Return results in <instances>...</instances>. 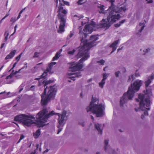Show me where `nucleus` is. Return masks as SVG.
I'll return each instance as SVG.
<instances>
[{"label": "nucleus", "instance_id": "1", "mask_svg": "<svg viewBox=\"0 0 154 154\" xmlns=\"http://www.w3.org/2000/svg\"><path fill=\"white\" fill-rule=\"evenodd\" d=\"M110 2L111 6L109 7L108 11L109 13L107 17V21H105L103 19L100 25L99 26L95 24V23L92 21L89 25H86L85 26L83 30H81L82 26L79 27V33L83 35V38L86 37L87 35L91 33L93 30H95L99 28H105L106 29L108 28L111 24L119 20L120 16L119 13L122 14L126 10V6L125 5L122 4L119 6V7L115 6L113 4L114 0H107Z\"/></svg>", "mask_w": 154, "mask_h": 154}, {"label": "nucleus", "instance_id": "2", "mask_svg": "<svg viewBox=\"0 0 154 154\" xmlns=\"http://www.w3.org/2000/svg\"><path fill=\"white\" fill-rule=\"evenodd\" d=\"M98 39V35H91L89 40H85L84 38L81 40L80 46L79 48V52L77 55L78 58L82 56L78 63L74 62L72 63L69 70L71 72L67 74V77L73 80L74 78L79 77L81 76L79 71L83 67L82 62L89 58V56L88 50L91 47L96 45L95 41Z\"/></svg>", "mask_w": 154, "mask_h": 154}, {"label": "nucleus", "instance_id": "3", "mask_svg": "<svg viewBox=\"0 0 154 154\" xmlns=\"http://www.w3.org/2000/svg\"><path fill=\"white\" fill-rule=\"evenodd\" d=\"M48 112L47 109H43L37 114L36 118L32 115L21 114L15 117L14 120L22 123L25 126H29L35 123L40 125V126H43L48 118L55 113L54 111L48 114H47Z\"/></svg>", "mask_w": 154, "mask_h": 154}, {"label": "nucleus", "instance_id": "4", "mask_svg": "<svg viewBox=\"0 0 154 154\" xmlns=\"http://www.w3.org/2000/svg\"><path fill=\"white\" fill-rule=\"evenodd\" d=\"M153 78V75L148 77V80L145 82V85L147 88L146 92H144V94H139L138 99H136L137 101L140 102V108L138 109L135 108V111H137L140 109L145 111L144 112V115L145 116H148V113L147 111L150 109V103L149 97L152 95L151 90L149 88H148L147 87Z\"/></svg>", "mask_w": 154, "mask_h": 154}, {"label": "nucleus", "instance_id": "5", "mask_svg": "<svg viewBox=\"0 0 154 154\" xmlns=\"http://www.w3.org/2000/svg\"><path fill=\"white\" fill-rule=\"evenodd\" d=\"M56 3V6L58 7V17L60 20V23L58 32L62 33L64 31V26L65 25V16L67 12L66 11L63 9L62 6L64 4L69 5L68 2L65 1L63 0H55Z\"/></svg>", "mask_w": 154, "mask_h": 154}, {"label": "nucleus", "instance_id": "6", "mask_svg": "<svg viewBox=\"0 0 154 154\" xmlns=\"http://www.w3.org/2000/svg\"><path fill=\"white\" fill-rule=\"evenodd\" d=\"M142 84V82L141 80H137L131 85V86L129 87L127 92L124 93L123 96L120 99L121 106H123L128 100H131L133 97L134 93L139 89Z\"/></svg>", "mask_w": 154, "mask_h": 154}, {"label": "nucleus", "instance_id": "7", "mask_svg": "<svg viewBox=\"0 0 154 154\" xmlns=\"http://www.w3.org/2000/svg\"><path fill=\"white\" fill-rule=\"evenodd\" d=\"M104 105L99 103V100L96 98L93 97L92 101L88 107L86 108L88 112L90 111L95 114L97 117L103 116L104 114Z\"/></svg>", "mask_w": 154, "mask_h": 154}, {"label": "nucleus", "instance_id": "8", "mask_svg": "<svg viewBox=\"0 0 154 154\" xmlns=\"http://www.w3.org/2000/svg\"><path fill=\"white\" fill-rule=\"evenodd\" d=\"M56 89L55 86H51L48 88L47 87L44 90V93L42 95L41 103L42 105H46L49 100L54 97Z\"/></svg>", "mask_w": 154, "mask_h": 154}, {"label": "nucleus", "instance_id": "9", "mask_svg": "<svg viewBox=\"0 0 154 154\" xmlns=\"http://www.w3.org/2000/svg\"><path fill=\"white\" fill-rule=\"evenodd\" d=\"M27 63L25 64L24 66L22 68L20 69H19L18 72L16 71L14 72V70H12V72L9 75L2 76L1 77L2 79L3 80L4 82L5 83L9 84L11 83L14 81L15 75L17 73L19 72L21 69L24 68H25L26 69L27 68Z\"/></svg>", "mask_w": 154, "mask_h": 154}, {"label": "nucleus", "instance_id": "10", "mask_svg": "<svg viewBox=\"0 0 154 154\" xmlns=\"http://www.w3.org/2000/svg\"><path fill=\"white\" fill-rule=\"evenodd\" d=\"M66 111H63L62 113V114L60 115L59 113H57L58 116V123L59 125L57 126L58 128V130L57 132V134H59L61 131L62 128V127L63 126L65 123L66 120L65 119V116L66 114Z\"/></svg>", "mask_w": 154, "mask_h": 154}, {"label": "nucleus", "instance_id": "11", "mask_svg": "<svg viewBox=\"0 0 154 154\" xmlns=\"http://www.w3.org/2000/svg\"><path fill=\"white\" fill-rule=\"evenodd\" d=\"M84 17L80 15L79 16L77 15H75L73 17V19L74 20H79L81 22L82 26L84 24H86L89 21V18L87 17H85L84 19H82Z\"/></svg>", "mask_w": 154, "mask_h": 154}, {"label": "nucleus", "instance_id": "12", "mask_svg": "<svg viewBox=\"0 0 154 154\" xmlns=\"http://www.w3.org/2000/svg\"><path fill=\"white\" fill-rule=\"evenodd\" d=\"M56 64L55 62H52L51 63L49 66V68L47 69L46 70H45L43 74L41 75V77L42 78H44L46 77V76L47 75L48 73H52V72H51V67L53 65H55Z\"/></svg>", "mask_w": 154, "mask_h": 154}, {"label": "nucleus", "instance_id": "13", "mask_svg": "<svg viewBox=\"0 0 154 154\" xmlns=\"http://www.w3.org/2000/svg\"><path fill=\"white\" fill-rule=\"evenodd\" d=\"M144 27V24L143 23H140L137 26L136 31L138 35L140 34Z\"/></svg>", "mask_w": 154, "mask_h": 154}, {"label": "nucleus", "instance_id": "14", "mask_svg": "<svg viewBox=\"0 0 154 154\" xmlns=\"http://www.w3.org/2000/svg\"><path fill=\"white\" fill-rule=\"evenodd\" d=\"M108 74L104 73L103 75V79L102 81L99 83V85L101 88H103L104 84L105 83V80L108 76Z\"/></svg>", "mask_w": 154, "mask_h": 154}, {"label": "nucleus", "instance_id": "15", "mask_svg": "<svg viewBox=\"0 0 154 154\" xmlns=\"http://www.w3.org/2000/svg\"><path fill=\"white\" fill-rule=\"evenodd\" d=\"M16 51V50H15L12 51L8 55L6 56L5 59L7 60L8 59L12 58L14 56L15 54Z\"/></svg>", "mask_w": 154, "mask_h": 154}, {"label": "nucleus", "instance_id": "16", "mask_svg": "<svg viewBox=\"0 0 154 154\" xmlns=\"http://www.w3.org/2000/svg\"><path fill=\"white\" fill-rule=\"evenodd\" d=\"M119 42V40L116 41L110 45V47L112 48L113 49V51L111 52V53L116 50L117 48L116 45Z\"/></svg>", "mask_w": 154, "mask_h": 154}, {"label": "nucleus", "instance_id": "17", "mask_svg": "<svg viewBox=\"0 0 154 154\" xmlns=\"http://www.w3.org/2000/svg\"><path fill=\"white\" fill-rule=\"evenodd\" d=\"M43 79L42 80H40L39 81V84L38 86H40V85H42V82L43 84L44 85L45 87L49 83H51L52 82V81L51 80H49V81H45L44 80H43Z\"/></svg>", "mask_w": 154, "mask_h": 154}, {"label": "nucleus", "instance_id": "18", "mask_svg": "<svg viewBox=\"0 0 154 154\" xmlns=\"http://www.w3.org/2000/svg\"><path fill=\"white\" fill-rule=\"evenodd\" d=\"M95 127L98 131L100 133H102V127L101 125L98 124H95Z\"/></svg>", "mask_w": 154, "mask_h": 154}, {"label": "nucleus", "instance_id": "19", "mask_svg": "<svg viewBox=\"0 0 154 154\" xmlns=\"http://www.w3.org/2000/svg\"><path fill=\"white\" fill-rule=\"evenodd\" d=\"M40 134V131L39 129L36 131L35 132L33 133V136L35 138H37Z\"/></svg>", "mask_w": 154, "mask_h": 154}, {"label": "nucleus", "instance_id": "20", "mask_svg": "<svg viewBox=\"0 0 154 154\" xmlns=\"http://www.w3.org/2000/svg\"><path fill=\"white\" fill-rule=\"evenodd\" d=\"M60 52H57L55 55V56L53 58V60L54 61L57 60L60 56Z\"/></svg>", "mask_w": 154, "mask_h": 154}, {"label": "nucleus", "instance_id": "21", "mask_svg": "<svg viewBox=\"0 0 154 154\" xmlns=\"http://www.w3.org/2000/svg\"><path fill=\"white\" fill-rule=\"evenodd\" d=\"M125 21V20H122L119 23H117L115 25V27H119L121 24L123 23Z\"/></svg>", "mask_w": 154, "mask_h": 154}, {"label": "nucleus", "instance_id": "22", "mask_svg": "<svg viewBox=\"0 0 154 154\" xmlns=\"http://www.w3.org/2000/svg\"><path fill=\"white\" fill-rule=\"evenodd\" d=\"M150 50L149 49H141L140 51H143V54H145L146 52H148Z\"/></svg>", "mask_w": 154, "mask_h": 154}, {"label": "nucleus", "instance_id": "23", "mask_svg": "<svg viewBox=\"0 0 154 154\" xmlns=\"http://www.w3.org/2000/svg\"><path fill=\"white\" fill-rule=\"evenodd\" d=\"M86 1V0H79L77 3L79 5H81L85 3Z\"/></svg>", "mask_w": 154, "mask_h": 154}, {"label": "nucleus", "instance_id": "24", "mask_svg": "<svg viewBox=\"0 0 154 154\" xmlns=\"http://www.w3.org/2000/svg\"><path fill=\"white\" fill-rule=\"evenodd\" d=\"M134 79V77L133 75H132L131 76L129 77V79H128V81H132Z\"/></svg>", "mask_w": 154, "mask_h": 154}, {"label": "nucleus", "instance_id": "25", "mask_svg": "<svg viewBox=\"0 0 154 154\" xmlns=\"http://www.w3.org/2000/svg\"><path fill=\"white\" fill-rule=\"evenodd\" d=\"M3 94V99L7 98L8 97V95L6 93H4L3 92L1 93H0V94Z\"/></svg>", "mask_w": 154, "mask_h": 154}, {"label": "nucleus", "instance_id": "26", "mask_svg": "<svg viewBox=\"0 0 154 154\" xmlns=\"http://www.w3.org/2000/svg\"><path fill=\"white\" fill-rule=\"evenodd\" d=\"M74 34V33L73 32H70V35L67 37V38L68 39H70L73 36Z\"/></svg>", "mask_w": 154, "mask_h": 154}, {"label": "nucleus", "instance_id": "27", "mask_svg": "<svg viewBox=\"0 0 154 154\" xmlns=\"http://www.w3.org/2000/svg\"><path fill=\"white\" fill-rule=\"evenodd\" d=\"M97 62L99 64L100 63V64L101 65H103L104 64V63H105V61L104 60H101L100 61H97Z\"/></svg>", "mask_w": 154, "mask_h": 154}, {"label": "nucleus", "instance_id": "28", "mask_svg": "<svg viewBox=\"0 0 154 154\" xmlns=\"http://www.w3.org/2000/svg\"><path fill=\"white\" fill-rule=\"evenodd\" d=\"M104 6H101L100 7V10L99 11V12L101 13H103L104 12L103 10H104V8H103Z\"/></svg>", "mask_w": 154, "mask_h": 154}, {"label": "nucleus", "instance_id": "29", "mask_svg": "<svg viewBox=\"0 0 154 154\" xmlns=\"http://www.w3.org/2000/svg\"><path fill=\"white\" fill-rule=\"evenodd\" d=\"M17 19H16L15 17H12L11 19V21L13 23H14L17 20Z\"/></svg>", "mask_w": 154, "mask_h": 154}, {"label": "nucleus", "instance_id": "30", "mask_svg": "<svg viewBox=\"0 0 154 154\" xmlns=\"http://www.w3.org/2000/svg\"><path fill=\"white\" fill-rule=\"evenodd\" d=\"M22 54L21 53V54H20L18 56H17V57H16V60H17V61L18 62V61L19 60H20V57H21V55H22Z\"/></svg>", "mask_w": 154, "mask_h": 154}, {"label": "nucleus", "instance_id": "31", "mask_svg": "<svg viewBox=\"0 0 154 154\" xmlns=\"http://www.w3.org/2000/svg\"><path fill=\"white\" fill-rule=\"evenodd\" d=\"M75 51L74 50H73L72 51H69L68 52V54L70 55H72L74 53Z\"/></svg>", "mask_w": 154, "mask_h": 154}, {"label": "nucleus", "instance_id": "32", "mask_svg": "<svg viewBox=\"0 0 154 154\" xmlns=\"http://www.w3.org/2000/svg\"><path fill=\"white\" fill-rule=\"evenodd\" d=\"M105 150H106V146L108 144V140H106L105 141Z\"/></svg>", "mask_w": 154, "mask_h": 154}, {"label": "nucleus", "instance_id": "33", "mask_svg": "<svg viewBox=\"0 0 154 154\" xmlns=\"http://www.w3.org/2000/svg\"><path fill=\"white\" fill-rule=\"evenodd\" d=\"M17 63V62H16L14 64L12 67L9 71V72H10L11 70L13 69L14 67H15Z\"/></svg>", "mask_w": 154, "mask_h": 154}, {"label": "nucleus", "instance_id": "34", "mask_svg": "<svg viewBox=\"0 0 154 154\" xmlns=\"http://www.w3.org/2000/svg\"><path fill=\"white\" fill-rule=\"evenodd\" d=\"M24 136L23 135H21L20 137L19 140L18 142V143H19L20 142V140H22L24 138Z\"/></svg>", "mask_w": 154, "mask_h": 154}, {"label": "nucleus", "instance_id": "35", "mask_svg": "<svg viewBox=\"0 0 154 154\" xmlns=\"http://www.w3.org/2000/svg\"><path fill=\"white\" fill-rule=\"evenodd\" d=\"M17 27V25H16L14 28V33L11 35H13L16 32Z\"/></svg>", "mask_w": 154, "mask_h": 154}, {"label": "nucleus", "instance_id": "36", "mask_svg": "<svg viewBox=\"0 0 154 154\" xmlns=\"http://www.w3.org/2000/svg\"><path fill=\"white\" fill-rule=\"evenodd\" d=\"M39 55V53L38 52H36L34 53L33 57H38Z\"/></svg>", "mask_w": 154, "mask_h": 154}, {"label": "nucleus", "instance_id": "37", "mask_svg": "<svg viewBox=\"0 0 154 154\" xmlns=\"http://www.w3.org/2000/svg\"><path fill=\"white\" fill-rule=\"evenodd\" d=\"M140 76V74L138 71V70H136L135 74V76L136 77H138Z\"/></svg>", "mask_w": 154, "mask_h": 154}, {"label": "nucleus", "instance_id": "38", "mask_svg": "<svg viewBox=\"0 0 154 154\" xmlns=\"http://www.w3.org/2000/svg\"><path fill=\"white\" fill-rule=\"evenodd\" d=\"M20 90L19 92H20L23 89V85H21L20 87Z\"/></svg>", "mask_w": 154, "mask_h": 154}, {"label": "nucleus", "instance_id": "39", "mask_svg": "<svg viewBox=\"0 0 154 154\" xmlns=\"http://www.w3.org/2000/svg\"><path fill=\"white\" fill-rule=\"evenodd\" d=\"M120 73L119 71L116 72H115V75L116 77H118L119 75V74Z\"/></svg>", "mask_w": 154, "mask_h": 154}, {"label": "nucleus", "instance_id": "40", "mask_svg": "<svg viewBox=\"0 0 154 154\" xmlns=\"http://www.w3.org/2000/svg\"><path fill=\"white\" fill-rule=\"evenodd\" d=\"M9 15V13L8 12V13H7L5 16L3 17V18L5 19L6 17H7L8 16V15Z\"/></svg>", "mask_w": 154, "mask_h": 154}, {"label": "nucleus", "instance_id": "41", "mask_svg": "<svg viewBox=\"0 0 154 154\" xmlns=\"http://www.w3.org/2000/svg\"><path fill=\"white\" fill-rule=\"evenodd\" d=\"M41 64H42L41 63H39L37 64V65H36V66L35 67V69L36 68L38 67L39 65Z\"/></svg>", "mask_w": 154, "mask_h": 154}, {"label": "nucleus", "instance_id": "42", "mask_svg": "<svg viewBox=\"0 0 154 154\" xmlns=\"http://www.w3.org/2000/svg\"><path fill=\"white\" fill-rule=\"evenodd\" d=\"M35 88V87L34 86H32L31 88H30V90H33Z\"/></svg>", "mask_w": 154, "mask_h": 154}, {"label": "nucleus", "instance_id": "43", "mask_svg": "<svg viewBox=\"0 0 154 154\" xmlns=\"http://www.w3.org/2000/svg\"><path fill=\"white\" fill-rule=\"evenodd\" d=\"M8 33H7V35H6V36L5 38V40L6 41V40H7L8 37Z\"/></svg>", "mask_w": 154, "mask_h": 154}, {"label": "nucleus", "instance_id": "44", "mask_svg": "<svg viewBox=\"0 0 154 154\" xmlns=\"http://www.w3.org/2000/svg\"><path fill=\"white\" fill-rule=\"evenodd\" d=\"M25 8H24L22 10L20 11V12L19 14H21L22 13L23 11L25 9Z\"/></svg>", "mask_w": 154, "mask_h": 154}, {"label": "nucleus", "instance_id": "45", "mask_svg": "<svg viewBox=\"0 0 154 154\" xmlns=\"http://www.w3.org/2000/svg\"><path fill=\"white\" fill-rule=\"evenodd\" d=\"M21 16V14H19L18 17H17V19L18 20L19 19Z\"/></svg>", "mask_w": 154, "mask_h": 154}, {"label": "nucleus", "instance_id": "46", "mask_svg": "<svg viewBox=\"0 0 154 154\" xmlns=\"http://www.w3.org/2000/svg\"><path fill=\"white\" fill-rule=\"evenodd\" d=\"M4 45H5L4 43L2 44L1 45V48H3L4 46Z\"/></svg>", "mask_w": 154, "mask_h": 154}, {"label": "nucleus", "instance_id": "47", "mask_svg": "<svg viewBox=\"0 0 154 154\" xmlns=\"http://www.w3.org/2000/svg\"><path fill=\"white\" fill-rule=\"evenodd\" d=\"M4 19L3 18L2 19V20L0 21V24L1 23H2V21H3V20H4Z\"/></svg>", "mask_w": 154, "mask_h": 154}, {"label": "nucleus", "instance_id": "48", "mask_svg": "<svg viewBox=\"0 0 154 154\" xmlns=\"http://www.w3.org/2000/svg\"><path fill=\"white\" fill-rule=\"evenodd\" d=\"M152 0H150L148 2V3H151L152 2Z\"/></svg>", "mask_w": 154, "mask_h": 154}, {"label": "nucleus", "instance_id": "49", "mask_svg": "<svg viewBox=\"0 0 154 154\" xmlns=\"http://www.w3.org/2000/svg\"><path fill=\"white\" fill-rule=\"evenodd\" d=\"M17 100L18 102H20V97H19Z\"/></svg>", "mask_w": 154, "mask_h": 154}, {"label": "nucleus", "instance_id": "50", "mask_svg": "<svg viewBox=\"0 0 154 154\" xmlns=\"http://www.w3.org/2000/svg\"><path fill=\"white\" fill-rule=\"evenodd\" d=\"M144 117V116H143V115H142L141 118H142V119H143Z\"/></svg>", "mask_w": 154, "mask_h": 154}, {"label": "nucleus", "instance_id": "51", "mask_svg": "<svg viewBox=\"0 0 154 154\" xmlns=\"http://www.w3.org/2000/svg\"><path fill=\"white\" fill-rule=\"evenodd\" d=\"M91 118L92 119V120H94V117L93 116H91Z\"/></svg>", "mask_w": 154, "mask_h": 154}, {"label": "nucleus", "instance_id": "52", "mask_svg": "<svg viewBox=\"0 0 154 154\" xmlns=\"http://www.w3.org/2000/svg\"><path fill=\"white\" fill-rule=\"evenodd\" d=\"M36 79H37V80H41V78H37Z\"/></svg>", "mask_w": 154, "mask_h": 154}, {"label": "nucleus", "instance_id": "53", "mask_svg": "<svg viewBox=\"0 0 154 154\" xmlns=\"http://www.w3.org/2000/svg\"><path fill=\"white\" fill-rule=\"evenodd\" d=\"M105 69H106V68H104L103 69V70L104 71H105Z\"/></svg>", "mask_w": 154, "mask_h": 154}, {"label": "nucleus", "instance_id": "54", "mask_svg": "<svg viewBox=\"0 0 154 154\" xmlns=\"http://www.w3.org/2000/svg\"><path fill=\"white\" fill-rule=\"evenodd\" d=\"M120 50V48H119V49H118L117 51H119Z\"/></svg>", "mask_w": 154, "mask_h": 154}, {"label": "nucleus", "instance_id": "55", "mask_svg": "<svg viewBox=\"0 0 154 154\" xmlns=\"http://www.w3.org/2000/svg\"><path fill=\"white\" fill-rule=\"evenodd\" d=\"M81 97H82V93H81Z\"/></svg>", "mask_w": 154, "mask_h": 154}, {"label": "nucleus", "instance_id": "56", "mask_svg": "<svg viewBox=\"0 0 154 154\" xmlns=\"http://www.w3.org/2000/svg\"><path fill=\"white\" fill-rule=\"evenodd\" d=\"M48 150H45V152H48Z\"/></svg>", "mask_w": 154, "mask_h": 154}, {"label": "nucleus", "instance_id": "57", "mask_svg": "<svg viewBox=\"0 0 154 154\" xmlns=\"http://www.w3.org/2000/svg\"><path fill=\"white\" fill-rule=\"evenodd\" d=\"M82 125L83 126H84V125L83 124Z\"/></svg>", "mask_w": 154, "mask_h": 154}, {"label": "nucleus", "instance_id": "58", "mask_svg": "<svg viewBox=\"0 0 154 154\" xmlns=\"http://www.w3.org/2000/svg\"><path fill=\"white\" fill-rule=\"evenodd\" d=\"M96 154H99V152H97V153H96Z\"/></svg>", "mask_w": 154, "mask_h": 154}, {"label": "nucleus", "instance_id": "59", "mask_svg": "<svg viewBox=\"0 0 154 154\" xmlns=\"http://www.w3.org/2000/svg\"><path fill=\"white\" fill-rule=\"evenodd\" d=\"M43 1H48V0H43Z\"/></svg>", "mask_w": 154, "mask_h": 154}, {"label": "nucleus", "instance_id": "60", "mask_svg": "<svg viewBox=\"0 0 154 154\" xmlns=\"http://www.w3.org/2000/svg\"><path fill=\"white\" fill-rule=\"evenodd\" d=\"M35 0H34V1H33V2H35Z\"/></svg>", "mask_w": 154, "mask_h": 154}, {"label": "nucleus", "instance_id": "61", "mask_svg": "<svg viewBox=\"0 0 154 154\" xmlns=\"http://www.w3.org/2000/svg\"><path fill=\"white\" fill-rule=\"evenodd\" d=\"M68 81H69V82H70V80H69Z\"/></svg>", "mask_w": 154, "mask_h": 154}]
</instances>
